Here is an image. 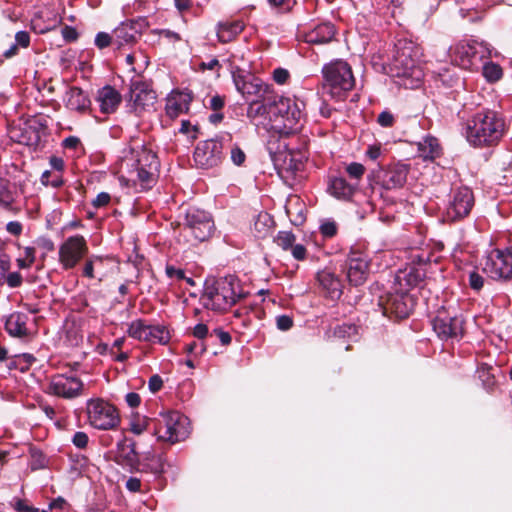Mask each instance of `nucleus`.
I'll return each instance as SVG.
<instances>
[{"label": "nucleus", "instance_id": "680f3d73", "mask_svg": "<svg viewBox=\"0 0 512 512\" xmlns=\"http://www.w3.org/2000/svg\"><path fill=\"white\" fill-rule=\"evenodd\" d=\"M268 2L274 8H279L282 11H288L292 8L295 0H268Z\"/></svg>", "mask_w": 512, "mask_h": 512}, {"label": "nucleus", "instance_id": "72a5a7b5", "mask_svg": "<svg viewBox=\"0 0 512 512\" xmlns=\"http://www.w3.org/2000/svg\"><path fill=\"white\" fill-rule=\"evenodd\" d=\"M118 449L121 451L123 458L133 469H136L138 460H140L139 454L136 451V443L132 439L125 438L122 443L118 445Z\"/></svg>", "mask_w": 512, "mask_h": 512}, {"label": "nucleus", "instance_id": "412c9836", "mask_svg": "<svg viewBox=\"0 0 512 512\" xmlns=\"http://www.w3.org/2000/svg\"><path fill=\"white\" fill-rule=\"evenodd\" d=\"M148 26L145 18L133 19L121 23L113 31V44L117 48H121L124 45H129L136 42L137 38Z\"/></svg>", "mask_w": 512, "mask_h": 512}, {"label": "nucleus", "instance_id": "79ce46f5", "mask_svg": "<svg viewBox=\"0 0 512 512\" xmlns=\"http://www.w3.org/2000/svg\"><path fill=\"white\" fill-rule=\"evenodd\" d=\"M40 181L44 186H51L53 188H59L64 183L62 174L51 172L50 170H45L42 173Z\"/></svg>", "mask_w": 512, "mask_h": 512}, {"label": "nucleus", "instance_id": "7c9ffc66", "mask_svg": "<svg viewBox=\"0 0 512 512\" xmlns=\"http://www.w3.org/2000/svg\"><path fill=\"white\" fill-rule=\"evenodd\" d=\"M66 107L70 110L84 112L90 107L88 95L78 87H71L65 96Z\"/></svg>", "mask_w": 512, "mask_h": 512}, {"label": "nucleus", "instance_id": "4d7b16f0", "mask_svg": "<svg viewBox=\"0 0 512 512\" xmlns=\"http://www.w3.org/2000/svg\"><path fill=\"white\" fill-rule=\"evenodd\" d=\"M377 122L382 127H391L394 123V116L389 111H383L379 114Z\"/></svg>", "mask_w": 512, "mask_h": 512}, {"label": "nucleus", "instance_id": "37998d69", "mask_svg": "<svg viewBox=\"0 0 512 512\" xmlns=\"http://www.w3.org/2000/svg\"><path fill=\"white\" fill-rule=\"evenodd\" d=\"M295 240V235L290 231H280L275 238L276 244L283 250H290L295 244Z\"/></svg>", "mask_w": 512, "mask_h": 512}, {"label": "nucleus", "instance_id": "7ed1b4c3", "mask_svg": "<svg viewBox=\"0 0 512 512\" xmlns=\"http://www.w3.org/2000/svg\"><path fill=\"white\" fill-rule=\"evenodd\" d=\"M303 108L304 103L301 101L273 94L269 132L286 137L299 131L304 119Z\"/></svg>", "mask_w": 512, "mask_h": 512}, {"label": "nucleus", "instance_id": "4c0bfd02", "mask_svg": "<svg viewBox=\"0 0 512 512\" xmlns=\"http://www.w3.org/2000/svg\"><path fill=\"white\" fill-rule=\"evenodd\" d=\"M480 68L482 69L483 76L488 82H496L502 77V68L498 64L491 62L489 59L483 61Z\"/></svg>", "mask_w": 512, "mask_h": 512}, {"label": "nucleus", "instance_id": "2f4dec72", "mask_svg": "<svg viewBox=\"0 0 512 512\" xmlns=\"http://www.w3.org/2000/svg\"><path fill=\"white\" fill-rule=\"evenodd\" d=\"M356 187L346 181L343 177H333L328 184V192L337 199H350Z\"/></svg>", "mask_w": 512, "mask_h": 512}, {"label": "nucleus", "instance_id": "052dcab7", "mask_svg": "<svg viewBox=\"0 0 512 512\" xmlns=\"http://www.w3.org/2000/svg\"><path fill=\"white\" fill-rule=\"evenodd\" d=\"M49 164L52 168L51 172L62 174L65 164H64V160L61 157L51 156L49 159Z\"/></svg>", "mask_w": 512, "mask_h": 512}, {"label": "nucleus", "instance_id": "f3484780", "mask_svg": "<svg viewBox=\"0 0 512 512\" xmlns=\"http://www.w3.org/2000/svg\"><path fill=\"white\" fill-rule=\"evenodd\" d=\"M379 305L383 308V313L387 316H395L403 319L410 315L414 309V299L406 292L388 293L380 298Z\"/></svg>", "mask_w": 512, "mask_h": 512}, {"label": "nucleus", "instance_id": "dca6fc26", "mask_svg": "<svg viewBox=\"0 0 512 512\" xmlns=\"http://www.w3.org/2000/svg\"><path fill=\"white\" fill-rule=\"evenodd\" d=\"M474 205V196L468 187H460L452 192L451 199L446 208V220L457 221L466 217Z\"/></svg>", "mask_w": 512, "mask_h": 512}, {"label": "nucleus", "instance_id": "a878e982", "mask_svg": "<svg viewBox=\"0 0 512 512\" xmlns=\"http://www.w3.org/2000/svg\"><path fill=\"white\" fill-rule=\"evenodd\" d=\"M120 93L112 86L106 85L98 90L97 102L104 114L113 113L121 103Z\"/></svg>", "mask_w": 512, "mask_h": 512}, {"label": "nucleus", "instance_id": "e433bc0d", "mask_svg": "<svg viewBox=\"0 0 512 512\" xmlns=\"http://www.w3.org/2000/svg\"><path fill=\"white\" fill-rule=\"evenodd\" d=\"M283 161L281 167L287 171H295L301 167V159L294 158L289 152H279L275 154L273 161L276 166L279 165V161Z\"/></svg>", "mask_w": 512, "mask_h": 512}, {"label": "nucleus", "instance_id": "bb28decb", "mask_svg": "<svg viewBox=\"0 0 512 512\" xmlns=\"http://www.w3.org/2000/svg\"><path fill=\"white\" fill-rule=\"evenodd\" d=\"M165 460L161 454L146 452L138 460L136 471L159 476L164 472Z\"/></svg>", "mask_w": 512, "mask_h": 512}, {"label": "nucleus", "instance_id": "c85d7f7f", "mask_svg": "<svg viewBox=\"0 0 512 512\" xmlns=\"http://www.w3.org/2000/svg\"><path fill=\"white\" fill-rule=\"evenodd\" d=\"M244 27L241 20L219 22L216 27L217 38L221 43L231 42L244 30Z\"/></svg>", "mask_w": 512, "mask_h": 512}, {"label": "nucleus", "instance_id": "aec40b11", "mask_svg": "<svg viewBox=\"0 0 512 512\" xmlns=\"http://www.w3.org/2000/svg\"><path fill=\"white\" fill-rule=\"evenodd\" d=\"M464 320L461 316H451L445 311H439L432 321V327L439 338L457 339L463 335Z\"/></svg>", "mask_w": 512, "mask_h": 512}, {"label": "nucleus", "instance_id": "c756f323", "mask_svg": "<svg viewBox=\"0 0 512 512\" xmlns=\"http://www.w3.org/2000/svg\"><path fill=\"white\" fill-rule=\"evenodd\" d=\"M28 316L14 312L10 314L5 321V330L12 337L23 338L29 334L27 328Z\"/></svg>", "mask_w": 512, "mask_h": 512}, {"label": "nucleus", "instance_id": "58836bf2", "mask_svg": "<svg viewBox=\"0 0 512 512\" xmlns=\"http://www.w3.org/2000/svg\"><path fill=\"white\" fill-rule=\"evenodd\" d=\"M15 200V194L10 188L8 180L0 178V206L10 208Z\"/></svg>", "mask_w": 512, "mask_h": 512}, {"label": "nucleus", "instance_id": "393cba45", "mask_svg": "<svg viewBox=\"0 0 512 512\" xmlns=\"http://www.w3.org/2000/svg\"><path fill=\"white\" fill-rule=\"evenodd\" d=\"M335 35L334 25L329 22L317 24L312 29L303 32V39L309 44H325Z\"/></svg>", "mask_w": 512, "mask_h": 512}, {"label": "nucleus", "instance_id": "09e8293b", "mask_svg": "<svg viewBox=\"0 0 512 512\" xmlns=\"http://www.w3.org/2000/svg\"><path fill=\"white\" fill-rule=\"evenodd\" d=\"M160 38L165 39L169 43H176L182 40L181 35L170 29H158L154 31Z\"/></svg>", "mask_w": 512, "mask_h": 512}, {"label": "nucleus", "instance_id": "2eb2a0df", "mask_svg": "<svg viewBox=\"0 0 512 512\" xmlns=\"http://www.w3.org/2000/svg\"><path fill=\"white\" fill-rule=\"evenodd\" d=\"M344 271L351 285H363L370 273V259L361 251L352 250L345 261Z\"/></svg>", "mask_w": 512, "mask_h": 512}, {"label": "nucleus", "instance_id": "4be33fe9", "mask_svg": "<svg viewBox=\"0 0 512 512\" xmlns=\"http://www.w3.org/2000/svg\"><path fill=\"white\" fill-rule=\"evenodd\" d=\"M408 173V165L397 163L382 170L378 174L377 178L378 182L384 189L393 190L402 188L405 185Z\"/></svg>", "mask_w": 512, "mask_h": 512}, {"label": "nucleus", "instance_id": "9b49d317", "mask_svg": "<svg viewBox=\"0 0 512 512\" xmlns=\"http://www.w3.org/2000/svg\"><path fill=\"white\" fill-rule=\"evenodd\" d=\"M232 78L236 90L247 103L255 100H265L268 95L273 94V89L269 84L240 69L232 72Z\"/></svg>", "mask_w": 512, "mask_h": 512}, {"label": "nucleus", "instance_id": "69168bd1", "mask_svg": "<svg viewBox=\"0 0 512 512\" xmlns=\"http://www.w3.org/2000/svg\"><path fill=\"white\" fill-rule=\"evenodd\" d=\"M166 275L171 279L180 281L185 278V271L183 269L175 268L174 266H167Z\"/></svg>", "mask_w": 512, "mask_h": 512}, {"label": "nucleus", "instance_id": "cd10ccee", "mask_svg": "<svg viewBox=\"0 0 512 512\" xmlns=\"http://www.w3.org/2000/svg\"><path fill=\"white\" fill-rule=\"evenodd\" d=\"M191 100L192 98L189 93H172L167 98L166 114L169 118L174 119L180 114L188 112Z\"/></svg>", "mask_w": 512, "mask_h": 512}, {"label": "nucleus", "instance_id": "f03ea898", "mask_svg": "<svg viewBox=\"0 0 512 512\" xmlns=\"http://www.w3.org/2000/svg\"><path fill=\"white\" fill-rule=\"evenodd\" d=\"M246 296L240 280L227 275L206 283L201 302L207 309L225 312Z\"/></svg>", "mask_w": 512, "mask_h": 512}, {"label": "nucleus", "instance_id": "c03bdc74", "mask_svg": "<svg viewBox=\"0 0 512 512\" xmlns=\"http://www.w3.org/2000/svg\"><path fill=\"white\" fill-rule=\"evenodd\" d=\"M358 333V328L357 326L353 325V324H342V325H338L335 327L334 329V336L335 337H338V338H351L353 336H356Z\"/></svg>", "mask_w": 512, "mask_h": 512}, {"label": "nucleus", "instance_id": "0eeeda50", "mask_svg": "<svg viewBox=\"0 0 512 512\" xmlns=\"http://www.w3.org/2000/svg\"><path fill=\"white\" fill-rule=\"evenodd\" d=\"M153 424L157 439L172 444L184 440L190 433L188 419L176 411L161 412Z\"/></svg>", "mask_w": 512, "mask_h": 512}, {"label": "nucleus", "instance_id": "338daca9", "mask_svg": "<svg viewBox=\"0 0 512 512\" xmlns=\"http://www.w3.org/2000/svg\"><path fill=\"white\" fill-rule=\"evenodd\" d=\"M15 43L23 48H27L30 44V36L26 31H19L15 35Z\"/></svg>", "mask_w": 512, "mask_h": 512}, {"label": "nucleus", "instance_id": "6ab92c4d", "mask_svg": "<svg viewBox=\"0 0 512 512\" xmlns=\"http://www.w3.org/2000/svg\"><path fill=\"white\" fill-rule=\"evenodd\" d=\"M222 142L218 139H209L198 143L194 151L196 165L203 169L218 166L222 160Z\"/></svg>", "mask_w": 512, "mask_h": 512}, {"label": "nucleus", "instance_id": "13d9d810", "mask_svg": "<svg viewBox=\"0 0 512 512\" xmlns=\"http://www.w3.org/2000/svg\"><path fill=\"white\" fill-rule=\"evenodd\" d=\"M72 443L80 449H83L88 444V435L85 432H76L72 438Z\"/></svg>", "mask_w": 512, "mask_h": 512}, {"label": "nucleus", "instance_id": "6e6d98bb", "mask_svg": "<svg viewBox=\"0 0 512 512\" xmlns=\"http://www.w3.org/2000/svg\"><path fill=\"white\" fill-rule=\"evenodd\" d=\"M290 74L288 70L284 68H277L273 71V80L280 85H283L289 79Z\"/></svg>", "mask_w": 512, "mask_h": 512}, {"label": "nucleus", "instance_id": "a211bd4d", "mask_svg": "<svg viewBox=\"0 0 512 512\" xmlns=\"http://www.w3.org/2000/svg\"><path fill=\"white\" fill-rule=\"evenodd\" d=\"M155 101L156 94L149 84L140 80L131 82L128 106L136 115L152 108Z\"/></svg>", "mask_w": 512, "mask_h": 512}, {"label": "nucleus", "instance_id": "4468645a", "mask_svg": "<svg viewBox=\"0 0 512 512\" xmlns=\"http://www.w3.org/2000/svg\"><path fill=\"white\" fill-rule=\"evenodd\" d=\"M483 271L490 278L508 279L512 276V253L510 250H491L483 263Z\"/></svg>", "mask_w": 512, "mask_h": 512}, {"label": "nucleus", "instance_id": "c9c22d12", "mask_svg": "<svg viewBox=\"0 0 512 512\" xmlns=\"http://www.w3.org/2000/svg\"><path fill=\"white\" fill-rule=\"evenodd\" d=\"M170 340V333L164 326L149 325L147 331V339L145 341L151 343L166 344Z\"/></svg>", "mask_w": 512, "mask_h": 512}, {"label": "nucleus", "instance_id": "ea45409f", "mask_svg": "<svg viewBox=\"0 0 512 512\" xmlns=\"http://www.w3.org/2000/svg\"><path fill=\"white\" fill-rule=\"evenodd\" d=\"M148 326L141 319L134 320L129 325L128 335L139 341H145L147 339Z\"/></svg>", "mask_w": 512, "mask_h": 512}, {"label": "nucleus", "instance_id": "ddd939ff", "mask_svg": "<svg viewBox=\"0 0 512 512\" xmlns=\"http://www.w3.org/2000/svg\"><path fill=\"white\" fill-rule=\"evenodd\" d=\"M84 383L73 373H59L50 377L46 393L63 399H75L83 394Z\"/></svg>", "mask_w": 512, "mask_h": 512}, {"label": "nucleus", "instance_id": "774afa93", "mask_svg": "<svg viewBox=\"0 0 512 512\" xmlns=\"http://www.w3.org/2000/svg\"><path fill=\"white\" fill-rule=\"evenodd\" d=\"M14 509L18 512H39L38 508L29 506L26 501L17 499L14 504Z\"/></svg>", "mask_w": 512, "mask_h": 512}, {"label": "nucleus", "instance_id": "5701e85b", "mask_svg": "<svg viewBox=\"0 0 512 512\" xmlns=\"http://www.w3.org/2000/svg\"><path fill=\"white\" fill-rule=\"evenodd\" d=\"M273 94L268 95L265 100H255L248 102L246 112L247 118L257 128L262 127L265 131L269 132L270 123V105L272 103Z\"/></svg>", "mask_w": 512, "mask_h": 512}, {"label": "nucleus", "instance_id": "3c124183", "mask_svg": "<svg viewBox=\"0 0 512 512\" xmlns=\"http://www.w3.org/2000/svg\"><path fill=\"white\" fill-rule=\"evenodd\" d=\"M110 44H113V34L109 35L108 33H105V32L97 33V35L95 37V45L99 49L106 48Z\"/></svg>", "mask_w": 512, "mask_h": 512}, {"label": "nucleus", "instance_id": "9d476101", "mask_svg": "<svg viewBox=\"0 0 512 512\" xmlns=\"http://www.w3.org/2000/svg\"><path fill=\"white\" fill-rule=\"evenodd\" d=\"M214 227L210 213L195 207L187 209L182 223L185 236H190L196 242H203L211 237Z\"/></svg>", "mask_w": 512, "mask_h": 512}, {"label": "nucleus", "instance_id": "f257e3e1", "mask_svg": "<svg viewBox=\"0 0 512 512\" xmlns=\"http://www.w3.org/2000/svg\"><path fill=\"white\" fill-rule=\"evenodd\" d=\"M505 133V121L493 110H483L468 118L462 129L466 141L473 147L497 145Z\"/></svg>", "mask_w": 512, "mask_h": 512}, {"label": "nucleus", "instance_id": "b1692460", "mask_svg": "<svg viewBox=\"0 0 512 512\" xmlns=\"http://www.w3.org/2000/svg\"><path fill=\"white\" fill-rule=\"evenodd\" d=\"M317 281L323 292L332 300H337L342 295V283L335 273L330 270H322L317 273Z\"/></svg>", "mask_w": 512, "mask_h": 512}, {"label": "nucleus", "instance_id": "864d4df0", "mask_svg": "<svg viewBox=\"0 0 512 512\" xmlns=\"http://www.w3.org/2000/svg\"><path fill=\"white\" fill-rule=\"evenodd\" d=\"M230 153H231V160L235 165L240 166L245 162L246 155H245L244 151L239 146H234L231 149Z\"/></svg>", "mask_w": 512, "mask_h": 512}, {"label": "nucleus", "instance_id": "6e6552de", "mask_svg": "<svg viewBox=\"0 0 512 512\" xmlns=\"http://www.w3.org/2000/svg\"><path fill=\"white\" fill-rule=\"evenodd\" d=\"M129 171V181L139 185L142 189H149L155 182L159 161L155 153L150 150L142 149L137 158L131 164Z\"/></svg>", "mask_w": 512, "mask_h": 512}, {"label": "nucleus", "instance_id": "f8f14e48", "mask_svg": "<svg viewBox=\"0 0 512 512\" xmlns=\"http://www.w3.org/2000/svg\"><path fill=\"white\" fill-rule=\"evenodd\" d=\"M88 253L84 236L76 234L67 237L58 249V262L64 270L75 268Z\"/></svg>", "mask_w": 512, "mask_h": 512}, {"label": "nucleus", "instance_id": "e2e57ef3", "mask_svg": "<svg viewBox=\"0 0 512 512\" xmlns=\"http://www.w3.org/2000/svg\"><path fill=\"white\" fill-rule=\"evenodd\" d=\"M22 276L19 272H11L6 276V282L9 287L16 288L22 284Z\"/></svg>", "mask_w": 512, "mask_h": 512}, {"label": "nucleus", "instance_id": "603ef678", "mask_svg": "<svg viewBox=\"0 0 512 512\" xmlns=\"http://www.w3.org/2000/svg\"><path fill=\"white\" fill-rule=\"evenodd\" d=\"M469 285L472 289L479 291L484 285L483 277L476 271L469 273Z\"/></svg>", "mask_w": 512, "mask_h": 512}, {"label": "nucleus", "instance_id": "0e129e2a", "mask_svg": "<svg viewBox=\"0 0 512 512\" xmlns=\"http://www.w3.org/2000/svg\"><path fill=\"white\" fill-rule=\"evenodd\" d=\"M290 250L296 260L302 261L306 258L307 250L302 244H294Z\"/></svg>", "mask_w": 512, "mask_h": 512}, {"label": "nucleus", "instance_id": "de8ad7c7", "mask_svg": "<svg viewBox=\"0 0 512 512\" xmlns=\"http://www.w3.org/2000/svg\"><path fill=\"white\" fill-rule=\"evenodd\" d=\"M365 171V167L358 162H352L348 164L346 167V172L349 175V177L355 180H360L363 177Z\"/></svg>", "mask_w": 512, "mask_h": 512}, {"label": "nucleus", "instance_id": "8fccbe9b", "mask_svg": "<svg viewBox=\"0 0 512 512\" xmlns=\"http://www.w3.org/2000/svg\"><path fill=\"white\" fill-rule=\"evenodd\" d=\"M149 422L146 418H137L131 421L130 431L135 435H140L147 430Z\"/></svg>", "mask_w": 512, "mask_h": 512}, {"label": "nucleus", "instance_id": "f704fd0d", "mask_svg": "<svg viewBox=\"0 0 512 512\" xmlns=\"http://www.w3.org/2000/svg\"><path fill=\"white\" fill-rule=\"evenodd\" d=\"M425 276V273L422 269L416 267H410L408 270H405L401 273V275L397 276V279L400 285H404L407 288H412L418 286Z\"/></svg>", "mask_w": 512, "mask_h": 512}, {"label": "nucleus", "instance_id": "a18cd8bd", "mask_svg": "<svg viewBox=\"0 0 512 512\" xmlns=\"http://www.w3.org/2000/svg\"><path fill=\"white\" fill-rule=\"evenodd\" d=\"M319 230L325 238H332L337 234L338 226L334 220L325 219L321 222Z\"/></svg>", "mask_w": 512, "mask_h": 512}, {"label": "nucleus", "instance_id": "473e14b6", "mask_svg": "<svg viewBox=\"0 0 512 512\" xmlns=\"http://www.w3.org/2000/svg\"><path fill=\"white\" fill-rule=\"evenodd\" d=\"M419 157L424 160H434L441 155V146L437 138L426 136L418 142Z\"/></svg>", "mask_w": 512, "mask_h": 512}, {"label": "nucleus", "instance_id": "a19ab883", "mask_svg": "<svg viewBox=\"0 0 512 512\" xmlns=\"http://www.w3.org/2000/svg\"><path fill=\"white\" fill-rule=\"evenodd\" d=\"M272 224L273 220L269 214H259L254 223V230L257 232V236L260 238L265 237L269 233Z\"/></svg>", "mask_w": 512, "mask_h": 512}, {"label": "nucleus", "instance_id": "1a4fd4ad", "mask_svg": "<svg viewBox=\"0 0 512 512\" xmlns=\"http://www.w3.org/2000/svg\"><path fill=\"white\" fill-rule=\"evenodd\" d=\"M88 423L98 430H111L120 423L118 410L102 398L89 399L86 402Z\"/></svg>", "mask_w": 512, "mask_h": 512}, {"label": "nucleus", "instance_id": "39448f33", "mask_svg": "<svg viewBox=\"0 0 512 512\" xmlns=\"http://www.w3.org/2000/svg\"><path fill=\"white\" fill-rule=\"evenodd\" d=\"M492 56V49L487 43L476 40H464L450 49L452 62L466 70H478L486 59Z\"/></svg>", "mask_w": 512, "mask_h": 512}, {"label": "nucleus", "instance_id": "49530a36", "mask_svg": "<svg viewBox=\"0 0 512 512\" xmlns=\"http://www.w3.org/2000/svg\"><path fill=\"white\" fill-rule=\"evenodd\" d=\"M102 261H103V258L101 256H97V255H93L90 258H88L83 267V276H85L89 279L95 278L94 267L98 264H101Z\"/></svg>", "mask_w": 512, "mask_h": 512}, {"label": "nucleus", "instance_id": "20e7f679", "mask_svg": "<svg viewBox=\"0 0 512 512\" xmlns=\"http://www.w3.org/2000/svg\"><path fill=\"white\" fill-rule=\"evenodd\" d=\"M420 53L411 42H399L396 55L393 60L395 76L407 81L404 85L416 87L423 80L424 73L420 66Z\"/></svg>", "mask_w": 512, "mask_h": 512}, {"label": "nucleus", "instance_id": "bf43d9fd", "mask_svg": "<svg viewBox=\"0 0 512 512\" xmlns=\"http://www.w3.org/2000/svg\"><path fill=\"white\" fill-rule=\"evenodd\" d=\"M277 328L282 331H287L293 326V320L288 315H280L276 318Z\"/></svg>", "mask_w": 512, "mask_h": 512}, {"label": "nucleus", "instance_id": "423d86ee", "mask_svg": "<svg viewBox=\"0 0 512 512\" xmlns=\"http://www.w3.org/2000/svg\"><path fill=\"white\" fill-rule=\"evenodd\" d=\"M322 73L325 80L324 88L333 98L344 99L346 93L355 85L352 69L343 60H336L325 65Z\"/></svg>", "mask_w": 512, "mask_h": 512}, {"label": "nucleus", "instance_id": "5fc2aeb1", "mask_svg": "<svg viewBox=\"0 0 512 512\" xmlns=\"http://www.w3.org/2000/svg\"><path fill=\"white\" fill-rule=\"evenodd\" d=\"M184 349L188 354L201 355L205 352L206 347L202 342L193 341L192 343L186 344Z\"/></svg>", "mask_w": 512, "mask_h": 512}]
</instances>
